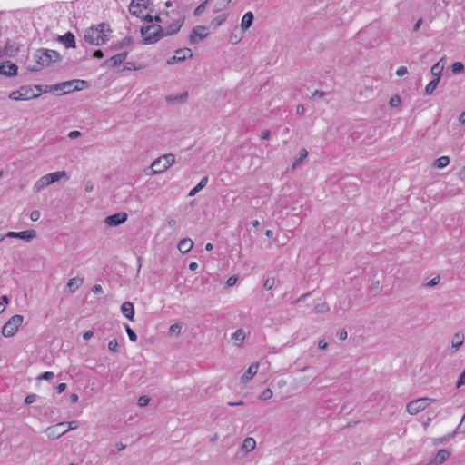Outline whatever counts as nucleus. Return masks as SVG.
<instances>
[{
	"instance_id": "1",
	"label": "nucleus",
	"mask_w": 465,
	"mask_h": 465,
	"mask_svg": "<svg viewBox=\"0 0 465 465\" xmlns=\"http://www.w3.org/2000/svg\"><path fill=\"white\" fill-rule=\"evenodd\" d=\"M155 20L161 23L163 26L150 25L141 28L143 43L146 45L156 43L164 35L177 33L184 22V16L179 12L172 10L171 12H162L155 16Z\"/></svg>"
},
{
	"instance_id": "2",
	"label": "nucleus",
	"mask_w": 465,
	"mask_h": 465,
	"mask_svg": "<svg viewBox=\"0 0 465 465\" xmlns=\"http://www.w3.org/2000/svg\"><path fill=\"white\" fill-rule=\"evenodd\" d=\"M110 34V26L103 23L87 28L84 38L90 45H102L109 41Z\"/></svg>"
},
{
	"instance_id": "3",
	"label": "nucleus",
	"mask_w": 465,
	"mask_h": 465,
	"mask_svg": "<svg viewBox=\"0 0 465 465\" xmlns=\"http://www.w3.org/2000/svg\"><path fill=\"white\" fill-rule=\"evenodd\" d=\"M33 58L35 63L30 64L28 67L30 71L37 72L43 67L49 66L53 63L59 61L61 56L60 54L54 50L40 49L34 54Z\"/></svg>"
},
{
	"instance_id": "4",
	"label": "nucleus",
	"mask_w": 465,
	"mask_h": 465,
	"mask_svg": "<svg viewBox=\"0 0 465 465\" xmlns=\"http://www.w3.org/2000/svg\"><path fill=\"white\" fill-rule=\"evenodd\" d=\"M175 163V156L173 153H167L153 161L151 166L145 171L147 175H155L168 170Z\"/></svg>"
},
{
	"instance_id": "5",
	"label": "nucleus",
	"mask_w": 465,
	"mask_h": 465,
	"mask_svg": "<svg viewBox=\"0 0 465 465\" xmlns=\"http://www.w3.org/2000/svg\"><path fill=\"white\" fill-rule=\"evenodd\" d=\"M41 86H21L19 89L13 91L9 94V98L14 101H26L36 98L40 95Z\"/></svg>"
},
{
	"instance_id": "6",
	"label": "nucleus",
	"mask_w": 465,
	"mask_h": 465,
	"mask_svg": "<svg viewBox=\"0 0 465 465\" xmlns=\"http://www.w3.org/2000/svg\"><path fill=\"white\" fill-rule=\"evenodd\" d=\"M66 176L65 171H57L48 174H45L39 178L34 184L33 190L35 193H39L50 184L59 181L60 179Z\"/></svg>"
},
{
	"instance_id": "7",
	"label": "nucleus",
	"mask_w": 465,
	"mask_h": 465,
	"mask_svg": "<svg viewBox=\"0 0 465 465\" xmlns=\"http://www.w3.org/2000/svg\"><path fill=\"white\" fill-rule=\"evenodd\" d=\"M149 0H132L129 5L130 13L136 17L148 19L149 22L153 21V17L148 14L147 7Z\"/></svg>"
},
{
	"instance_id": "8",
	"label": "nucleus",
	"mask_w": 465,
	"mask_h": 465,
	"mask_svg": "<svg viewBox=\"0 0 465 465\" xmlns=\"http://www.w3.org/2000/svg\"><path fill=\"white\" fill-rule=\"evenodd\" d=\"M24 322V316L15 314L12 316L3 326L2 335L5 338L15 336Z\"/></svg>"
},
{
	"instance_id": "9",
	"label": "nucleus",
	"mask_w": 465,
	"mask_h": 465,
	"mask_svg": "<svg viewBox=\"0 0 465 465\" xmlns=\"http://www.w3.org/2000/svg\"><path fill=\"white\" fill-rule=\"evenodd\" d=\"M434 401H435V400L431 399V398H427V397L419 398V399H416V400H413V401H410L407 404L406 409H407V411L411 415H416L419 412H420L423 410H425L427 407L430 406V403H432Z\"/></svg>"
},
{
	"instance_id": "10",
	"label": "nucleus",
	"mask_w": 465,
	"mask_h": 465,
	"mask_svg": "<svg viewBox=\"0 0 465 465\" xmlns=\"http://www.w3.org/2000/svg\"><path fill=\"white\" fill-rule=\"evenodd\" d=\"M193 56V52L190 48H182L175 51L174 55L167 60L168 64H173L178 62L184 61Z\"/></svg>"
},
{
	"instance_id": "11",
	"label": "nucleus",
	"mask_w": 465,
	"mask_h": 465,
	"mask_svg": "<svg viewBox=\"0 0 465 465\" xmlns=\"http://www.w3.org/2000/svg\"><path fill=\"white\" fill-rule=\"evenodd\" d=\"M66 425V422H59L56 425L50 426L45 430L50 440H55L64 435L67 430L61 431L59 429Z\"/></svg>"
},
{
	"instance_id": "12",
	"label": "nucleus",
	"mask_w": 465,
	"mask_h": 465,
	"mask_svg": "<svg viewBox=\"0 0 465 465\" xmlns=\"http://www.w3.org/2000/svg\"><path fill=\"white\" fill-rule=\"evenodd\" d=\"M127 220L126 213H116L113 215L107 216L104 223L108 226H118Z\"/></svg>"
},
{
	"instance_id": "13",
	"label": "nucleus",
	"mask_w": 465,
	"mask_h": 465,
	"mask_svg": "<svg viewBox=\"0 0 465 465\" xmlns=\"http://www.w3.org/2000/svg\"><path fill=\"white\" fill-rule=\"evenodd\" d=\"M128 55V53L127 51H124V52H121L114 56H112L111 58L107 59L106 61H104V63L103 64V66H105V67H114L120 64H122L127 57Z\"/></svg>"
},
{
	"instance_id": "14",
	"label": "nucleus",
	"mask_w": 465,
	"mask_h": 465,
	"mask_svg": "<svg viewBox=\"0 0 465 465\" xmlns=\"http://www.w3.org/2000/svg\"><path fill=\"white\" fill-rule=\"evenodd\" d=\"M450 456V451L446 449L440 450L435 456L431 459V460L426 465H441L444 463Z\"/></svg>"
},
{
	"instance_id": "15",
	"label": "nucleus",
	"mask_w": 465,
	"mask_h": 465,
	"mask_svg": "<svg viewBox=\"0 0 465 465\" xmlns=\"http://www.w3.org/2000/svg\"><path fill=\"white\" fill-rule=\"evenodd\" d=\"M17 66L11 61H5L0 64V74L14 76L17 74Z\"/></svg>"
},
{
	"instance_id": "16",
	"label": "nucleus",
	"mask_w": 465,
	"mask_h": 465,
	"mask_svg": "<svg viewBox=\"0 0 465 465\" xmlns=\"http://www.w3.org/2000/svg\"><path fill=\"white\" fill-rule=\"evenodd\" d=\"M259 370V363L254 362L251 364L248 368V370L241 376V381L242 383L249 382L258 372Z\"/></svg>"
},
{
	"instance_id": "17",
	"label": "nucleus",
	"mask_w": 465,
	"mask_h": 465,
	"mask_svg": "<svg viewBox=\"0 0 465 465\" xmlns=\"http://www.w3.org/2000/svg\"><path fill=\"white\" fill-rule=\"evenodd\" d=\"M208 35V30L205 26L197 25L195 26L190 35L191 41L193 42L197 37L199 39H204Z\"/></svg>"
},
{
	"instance_id": "18",
	"label": "nucleus",
	"mask_w": 465,
	"mask_h": 465,
	"mask_svg": "<svg viewBox=\"0 0 465 465\" xmlns=\"http://www.w3.org/2000/svg\"><path fill=\"white\" fill-rule=\"evenodd\" d=\"M123 315L130 321H134V308L132 302H124L121 306Z\"/></svg>"
},
{
	"instance_id": "19",
	"label": "nucleus",
	"mask_w": 465,
	"mask_h": 465,
	"mask_svg": "<svg viewBox=\"0 0 465 465\" xmlns=\"http://www.w3.org/2000/svg\"><path fill=\"white\" fill-rule=\"evenodd\" d=\"M59 42L62 43L66 48L75 47L74 35L68 32L58 38Z\"/></svg>"
},
{
	"instance_id": "20",
	"label": "nucleus",
	"mask_w": 465,
	"mask_h": 465,
	"mask_svg": "<svg viewBox=\"0 0 465 465\" xmlns=\"http://www.w3.org/2000/svg\"><path fill=\"white\" fill-rule=\"evenodd\" d=\"M188 97V94L186 92L181 94H172L166 96V101L170 104H179L185 102Z\"/></svg>"
},
{
	"instance_id": "21",
	"label": "nucleus",
	"mask_w": 465,
	"mask_h": 465,
	"mask_svg": "<svg viewBox=\"0 0 465 465\" xmlns=\"http://www.w3.org/2000/svg\"><path fill=\"white\" fill-rule=\"evenodd\" d=\"M193 242L190 238H183L179 241L177 248L182 253H186L192 250Z\"/></svg>"
},
{
	"instance_id": "22",
	"label": "nucleus",
	"mask_w": 465,
	"mask_h": 465,
	"mask_svg": "<svg viewBox=\"0 0 465 465\" xmlns=\"http://www.w3.org/2000/svg\"><path fill=\"white\" fill-rule=\"evenodd\" d=\"M465 335L462 331L456 332L451 339V346L453 349L458 350L464 342Z\"/></svg>"
},
{
	"instance_id": "23",
	"label": "nucleus",
	"mask_w": 465,
	"mask_h": 465,
	"mask_svg": "<svg viewBox=\"0 0 465 465\" xmlns=\"http://www.w3.org/2000/svg\"><path fill=\"white\" fill-rule=\"evenodd\" d=\"M83 278L81 277H74L69 279L67 282V288L71 292H74L76 290L80 288V286L83 284Z\"/></svg>"
},
{
	"instance_id": "24",
	"label": "nucleus",
	"mask_w": 465,
	"mask_h": 465,
	"mask_svg": "<svg viewBox=\"0 0 465 465\" xmlns=\"http://www.w3.org/2000/svg\"><path fill=\"white\" fill-rule=\"evenodd\" d=\"M256 447V440L252 437H247L244 439L242 445V450L248 453L252 450H253Z\"/></svg>"
},
{
	"instance_id": "25",
	"label": "nucleus",
	"mask_w": 465,
	"mask_h": 465,
	"mask_svg": "<svg viewBox=\"0 0 465 465\" xmlns=\"http://www.w3.org/2000/svg\"><path fill=\"white\" fill-rule=\"evenodd\" d=\"M63 85H74L73 89L74 91H80L87 86V82L84 80H71L64 82Z\"/></svg>"
},
{
	"instance_id": "26",
	"label": "nucleus",
	"mask_w": 465,
	"mask_h": 465,
	"mask_svg": "<svg viewBox=\"0 0 465 465\" xmlns=\"http://www.w3.org/2000/svg\"><path fill=\"white\" fill-rule=\"evenodd\" d=\"M253 21V14L252 12H247L243 15L241 22V27L243 31H246L252 24Z\"/></svg>"
},
{
	"instance_id": "27",
	"label": "nucleus",
	"mask_w": 465,
	"mask_h": 465,
	"mask_svg": "<svg viewBox=\"0 0 465 465\" xmlns=\"http://www.w3.org/2000/svg\"><path fill=\"white\" fill-rule=\"evenodd\" d=\"M35 236H36L35 231H34V230H26V231L18 232L17 238L21 239V240H24L25 242H30L33 239H35Z\"/></svg>"
},
{
	"instance_id": "28",
	"label": "nucleus",
	"mask_w": 465,
	"mask_h": 465,
	"mask_svg": "<svg viewBox=\"0 0 465 465\" xmlns=\"http://www.w3.org/2000/svg\"><path fill=\"white\" fill-rule=\"evenodd\" d=\"M231 338L236 343H242L246 338L245 331L243 329H238L232 333Z\"/></svg>"
},
{
	"instance_id": "29",
	"label": "nucleus",
	"mask_w": 465,
	"mask_h": 465,
	"mask_svg": "<svg viewBox=\"0 0 465 465\" xmlns=\"http://www.w3.org/2000/svg\"><path fill=\"white\" fill-rule=\"evenodd\" d=\"M208 183V177L204 176L201 179L196 186H194L189 193V196H194L197 193H199L202 189H203Z\"/></svg>"
},
{
	"instance_id": "30",
	"label": "nucleus",
	"mask_w": 465,
	"mask_h": 465,
	"mask_svg": "<svg viewBox=\"0 0 465 465\" xmlns=\"http://www.w3.org/2000/svg\"><path fill=\"white\" fill-rule=\"evenodd\" d=\"M442 59H440L438 63L432 65L430 72L435 78L440 79V74L443 71L444 65L441 64Z\"/></svg>"
},
{
	"instance_id": "31",
	"label": "nucleus",
	"mask_w": 465,
	"mask_h": 465,
	"mask_svg": "<svg viewBox=\"0 0 465 465\" xmlns=\"http://www.w3.org/2000/svg\"><path fill=\"white\" fill-rule=\"evenodd\" d=\"M450 157L449 156H440L434 162V167L442 169L447 167L450 164Z\"/></svg>"
},
{
	"instance_id": "32",
	"label": "nucleus",
	"mask_w": 465,
	"mask_h": 465,
	"mask_svg": "<svg viewBox=\"0 0 465 465\" xmlns=\"http://www.w3.org/2000/svg\"><path fill=\"white\" fill-rule=\"evenodd\" d=\"M440 83V78H434L433 80H431L426 86H425V89H424V93L425 94H431L435 89L437 88L438 84Z\"/></svg>"
},
{
	"instance_id": "33",
	"label": "nucleus",
	"mask_w": 465,
	"mask_h": 465,
	"mask_svg": "<svg viewBox=\"0 0 465 465\" xmlns=\"http://www.w3.org/2000/svg\"><path fill=\"white\" fill-rule=\"evenodd\" d=\"M458 433H465V414L463 415L460 425L457 427V429L454 430V432L448 437L444 438L443 440H440V442H443L445 440L450 439L451 436L458 434Z\"/></svg>"
},
{
	"instance_id": "34",
	"label": "nucleus",
	"mask_w": 465,
	"mask_h": 465,
	"mask_svg": "<svg viewBox=\"0 0 465 465\" xmlns=\"http://www.w3.org/2000/svg\"><path fill=\"white\" fill-rule=\"evenodd\" d=\"M308 156V152L305 148H302L299 152V157L296 158L292 163V167L296 168L298 167L301 163Z\"/></svg>"
},
{
	"instance_id": "35",
	"label": "nucleus",
	"mask_w": 465,
	"mask_h": 465,
	"mask_svg": "<svg viewBox=\"0 0 465 465\" xmlns=\"http://www.w3.org/2000/svg\"><path fill=\"white\" fill-rule=\"evenodd\" d=\"M73 86L74 85H63V83H62V84H58L54 85L52 87V90H54V91H64V93H69V92L74 91L73 89Z\"/></svg>"
},
{
	"instance_id": "36",
	"label": "nucleus",
	"mask_w": 465,
	"mask_h": 465,
	"mask_svg": "<svg viewBox=\"0 0 465 465\" xmlns=\"http://www.w3.org/2000/svg\"><path fill=\"white\" fill-rule=\"evenodd\" d=\"M272 391L270 388H267L262 391L258 398L261 401H268L272 397Z\"/></svg>"
},
{
	"instance_id": "37",
	"label": "nucleus",
	"mask_w": 465,
	"mask_h": 465,
	"mask_svg": "<svg viewBox=\"0 0 465 465\" xmlns=\"http://www.w3.org/2000/svg\"><path fill=\"white\" fill-rule=\"evenodd\" d=\"M124 328H125V331H126V333H127V335H128L129 340H130L131 341H133V342H135V341H137V335H136V333H135V332L133 331V329H132L129 325H127V324H125Z\"/></svg>"
},
{
	"instance_id": "38",
	"label": "nucleus",
	"mask_w": 465,
	"mask_h": 465,
	"mask_svg": "<svg viewBox=\"0 0 465 465\" xmlns=\"http://www.w3.org/2000/svg\"><path fill=\"white\" fill-rule=\"evenodd\" d=\"M451 70L454 74H460L464 71V65L460 62H455L451 65Z\"/></svg>"
},
{
	"instance_id": "39",
	"label": "nucleus",
	"mask_w": 465,
	"mask_h": 465,
	"mask_svg": "<svg viewBox=\"0 0 465 465\" xmlns=\"http://www.w3.org/2000/svg\"><path fill=\"white\" fill-rule=\"evenodd\" d=\"M108 349L111 351L118 352L119 351V344L116 339H113L108 342Z\"/></svg>"
},
{
	"instance_id": "40",
	"label": "nucleus",
	"mask_w": 465,
	"mask_h": 465,
	"mask_svg": "<svg viewBox=\"0 0 465 465\" xmlns=\"http://www.w3.org/2000/svg\"><path fill=\"white\" fill-rule=\"evenodd\" d=\"M314 311L317 313H323L329 311V306L325 302L320 303L314 307Z\"/></svg>"
},
{
	"instance_id": "41",
	"label": "nucleus",
	"mask_w": 465,
	"mask_h": 465,
	"mask_svg": "<svg viewBox=\"0 0 465 465\" xmlns=\"http://www.w3.org/2000/svg\"><path fill=\"white\" fill-rule=\"evenodd\" d=\"M390 105L392 107L399 106L401 103V99L398 94H394L390 99Z\"/></svg>"
},
{
	"instance_id": "42",
	"label": "nucleus",
	"mask_w": 465,
	"mask_h": 465,
	"mask_svg": "<svg viewBox=\"0 0 465 465\" xmlns=\"http://www.w3.org/2000/svg\"><path fill=\"white\" fill-rule=\"evenodd\" d=\"M149 402H150V398L146 395H143L138 399L137 404L140 407H144V406L148 405Z\"/></svg>"
},
{
	"instance_id": "43",
	"label": "nucleus",
	"mask_w": 465,
	"mask_h": 465,
	"mask_svg": "<svg viewBox=\"0 0 465 465\" xmlns=\"http://www.w3.org/2000/svg\"><path fill=\"white\" fill-rule=\"evenodd\" d=\"M273 286H274V279L273 278H267L264 281L263 287L266 290H272L273 288Z\"/></svg>"
},
{
	"instance_id": "44",
	"label": "nucleus",
	"mask_w": 465,
	"mask_h": 465,
	"mask_svg": "<svg viewBox=\"0 0 465 465\" xmlns=\"http://www.w3.org/2000/svg\"><path fill=\"white\" fill-rule=\"evenodd\" d=\"M207 3H208V0L204 1L200 5H198L194 10V15H200L204 11Z\"/></svg>"
},
{
	"instance_id": "45",
	"label": "nucleus",
	"mask_w": 465,
	"mask_h": 465,
	"mask_svg": "<svg viewBox=\"0 0 465 465\" xmlns=\"http://www.w3.org/2000/svg\"><path fill=\"white\" fill-rule=\"evenodd\" d=\"M182 331V325L180 323H173L170 327V331L172 333L179 334Z\"/></svg>"
},
{
	"instance_id": "46",
	"label": "nucleus",
	"mask_w": 465,
	"mask_h": 465,
	"mask_svg": "<svg viewBox=\"0 0 465 465\" xmlns=\"http://www.w3.org/2000/svg\"><path fill=\"white\" fill-rule=\"evenodd\" d=\"M54 377V372H52V371H45V372H44L43 374H41V375L38 377V379H40V380H45V381H49V380H52Z\"/></svg>"
},
{
	"instance_id": "47",
	"label": "nucleus",
	"mask_w": 465,
	"mask_h": 465,
	"mask_svg": "<svg viewBox=\"0 0 465 465\" xmlns=\"http://www.w3.org/2000/svg\"><path fill=\"white\" fill-rule=\"evenodd\" d=\"M66 425L68 426V428L65 430L69 431V430L77 429L79 426V423L77 420H73L70 422H66Z\"/></svg>"
},
{
	"instance_id": "48",
	"label": "nucleus",
	"mask_w": 465,
	"mask_h": 465,
	"mask_svg": "<svg viewBox=\"0 0 465 465\" xmlns=\"http://www.w3.org/2000/svg\"><path fill=\"white\" fill-rule=\"evenodd\" d=\"M440 276H435L434 278H432L430 281H429L426 283V286L433 287V286L437 285L440 282Z\"/></svg>"
},
{
	"instance_id": "49",
	"label": "nucleus",
	"mask_w": 465,
	"mask_h": 465,
	"mask_svg": "<svg viewBox=\"0 0 465 465\" xmlns=\"http://www.w3.org/2000/svg\"><path fill=\"white\" fill-rule=\"evenodd\" d=\"M40 216H41L40 212L37 211V210L32 211L31 213H30V219L33 222L38 221Z\"/></svg>"
},
{
	"instance_id": "50",
	"label": "nucleus",
	"mask_w": 465,
	"mask_h": 465,
	"mask_svg": "<svg viewBox=\"0 0 465 465\" xmlns=\"http://www.w3.org/2000/svg\"><path fill=\"white\" fill-rule=\"evenodd\" d=\"M37 396L35 394H29L25 397V402L26 404H31L36 401Z\"/></svg>"
},
{
	"instance_id": "51",
	"label": "nucleus",
	"mask_w": 465,
	"mask_h": 465,
	"mask_svg": "<svg viewBox=\"0 0 465 465\" xmlns=\"http://www.w3.org/2000/svg\"><path fill=\"white\" fill-rule=\"evenodd\" d=\"M407 73H408V69L406 66H400L396 71V74L398 76H403V75L407 74Z\"/></svg>"
},
{
	"instance_id": "52",
	"label": "nucleus",
	"mask_w": 465,
	"mask_h": 465,
	"mask_svg": "<svg viewBox=\"0 0 465 465\" xmlns=\"http://www.w3.org/2000/svg\"><path fill=\"white\" fill-rule=\"evenodd\" d=\"M463 384H465V368H464V371L461 372V374L459 377V380L457 381V387L459 388Z\"/></svg>"
},
{
	"instance_id": "53",
	"label": "nucleus",
	"mask_w": 465,
	"mask_h": 465,
	"mask_svg": "<svg viewBox=\"0 0 465 465\" xmlns=\"http://www.w3.org/2000/svg\"><path fill=\"white\" fill-rule=\"evenodd\" d=\"M241 39H242V36H237L236 35H233V34L230 36V42L232 45H236L237 43L240 42Z\"/></svg>"
},
{
	"instance_id": "54",
	"label": "nucleus",
	"mask_w": 465,
	"mask_h": 465,
	"mask_svg": "<svg viewBox=\"0 0 465 465\" xmlns=\"http://www.w3.org/2000/svg\"><path fill=\"white\" fill-rule=\"evenodd\" d=\"M236 282H237V277L231 276L228 278L226 284H227V286H233L236 283Z\"/></svg>"
},
{
	"instance_id": "55",
	"label": "nucleus",
	"mask_w": 465,
	"mask_h": 465,
	"mask_svg": "<svg viewBox=\"0 0 465 465\" xmlns=\"http://www.w3.org/2000/svg\"><path fill=\"white\" fill-rule=\"evenodd\" d=\"M327 347H328V343L324 340H321L318 342V348L320 350H325V349H327Z\"/></svg>"
},
{
	"instance_id": "56",
	"label": "nucleus",
	"mask_w": 465,
	"mask_h": 465,
	"mask_svg": "<svg viewBox=\"0 0 465 465\" xmlns=\"http://www.w3.org/2000/svg\"><path fill=\"white\" fill-rule=\"evenodd\" d=\"M80 132L79 131H71L69 134H68V137L71 138V139H74V138H77L80 136Z\"/></svg>"
},
{
	"instance_id": "57",
	"label": "nucleus",
	"mask_w": 465,
	"mask_h": 465,
	"mask_svg": "<svg viewBox=\"0 0 465 465\" xmlns=\"http://www.w3.org/2000/svg\"><path fill=\"white\" fill-rule=\"evenodd\" d=\"M92 291L94 293H100L103 292V288L100 284H95L94 285Z\"/></svg>"
},
{
	"instance_id": "58",
	"label": "nucleus",
	"mask_w": 465,
	"mask_h": 465,
	"mask_svg": "<svg viewBox=\"0 0 465 465\" xmlns=\"http://www.w3.org/2000/svg\"><path fill=\"white\" fill-rule=\"evenodd\" d=\"M312 98H322L324 96V93L322 91L316 90L312 94Z\"/></svg>"
},
{
	"instance_id": "59",
	"label": "nucleus",
	"mask_w": 465,
	"mask_h": 465,
	"mask_svg": "<svg viewBox=\"0 0 465 465\" xmlns=\"http://www.w3.org/2000/svg\"><path fill=\"white\" fill-rule=\"evenodd\" d=\"M287 385V381L285 379H281L277 381V387L282 389Z\"/></svg>"
},
{
	"instance_id": "60",
	"label": "nucleus",
	"mask_w": 465,
	"mask_h": 465,
	"mask_svg": "<svg viewBox=\"0 0 465 465\" xmlns=\"http://www.w3.org/2000/svg\"><path fill=\"white\" fill-rule=\"evenodd\" d=\"M5 238H17L18 232H8L5 235H4Z\"/></svg>"
},
{
	"instance_id": "61",
	"label": "nucleus",
	"mask_w": 465,
	"mask_h": 465,
	"mask_svg": "<svg viewBox=\"0 0 465 465\" xmlns=\"http://www.w3.org/2000/svg\"><path fill=\"white\" fill-rule=\"evenodd\" d=\"M94 335L93 331H87L84 333L83 338L84 340L87 341Z\"/></svg>"
},
{
	"instance_id": "62",
	"label": "nucleus",
	"mask_w": 465,
	"mask_h": 465,
	"mask_svg": "<svg viewBox=\"0 0 465 465\" xmlns=\"http://www.w3.org/2000/svg\"><path fill=\"white\" fill-rule=\"evenodd\" d=\"M78 400H79V396H78L76 393H73V394H71V396H70V401H71L72 403H75V402H77V401H78Z\"/></svg>"
},
{
	"instance_id": "63",
	"label": "nucleus",
	"mask_w": 465,
	"mask_h": 465,
	"mask_svg": "<svg viewBox=\"0 0 465 465\" xmlns=\"http://www.w3.org/2000/svg\"><path fill=\"white\" fill-rule=\"evenodd\" d=\"M66 387H67L66 383H60V384H58L56 389H57V391L59 393H61V392H63L66 389Z\"/></svg>"
},
{
	"instance_id": "64",
	"label": "nucleus",
	"mask_w": 465,
	"mask_h": 465,
	"mask_svg": "<svg viewBox=\"0 0 465 465\" xmlns=\"http://www.w3.org/2000/svg\"><path fill=\"white\" fill-rule=\"evenodd\" d=\"M459 122L461 124H465V112H462L459 116Z\"/></svg>"
}]
</instances>
